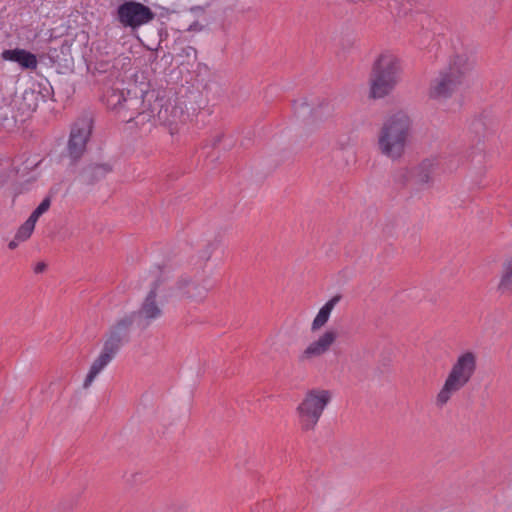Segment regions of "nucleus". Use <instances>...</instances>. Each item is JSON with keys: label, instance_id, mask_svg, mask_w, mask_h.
<instances>
[{"label": "nucleus", "instance_id": "7", "mask_svg": "<svg viewBox=\"0 0 512 512\" xmlns=\"http://www.w3.org/2000/svg\"><path fill=\"white\" fill-rule=\"evenodd\" d=\"M155 16L156 14L150 7L140 2L129 0L118 6L116 18L123 27L136 29L151 22Z\"/></svg>", "mask_w": 512, "mask_h": 512}, {"label": "nucleus", "instance_id": "6", "mask_svg": "<svg viewBox=\"0 0 512 512\" xmlns=\"http://www.w3.org/2000/svg\"><path fill=\"white\" fill-rule=\"evenodd\" d=\"M161 285V280L158 278L151 284V288L145 298L143 299L138 310L131 312L134 314V320L137 325L142 328H148L153 322L160 319L163 312V305L157 300L158 289Z\"/></svg>", "mask_w": 512, "mask_h": 512}, {"label": "nucleus", "instance_id": "20", "mask_svg": "<svg viewBox=\"0 0 512 512\" xmlns=\"http://www.w3.org/2000/svg\"><path fill=\"white\" fill-rule=\"evenodd\" d=\"M320 356V338L310 343L298 356V362L302 365L310 364Z\"/></svg>", "mask_w": 512, "mask_h": 512}, {"label": "nucleus", "instance_id": "10", "mask_svg": "<svg viewBox=\"0 0 512 512\" xmlns=\"http://www.w3.org/2000/svg\"><path fill=\"white\" fill-rule=\"evenodd\" d=\"M135 322L134 314L130 313L116 320L109 327L103 344L119 352L122 346L129 342L131 328Z\"/></svg>", "mask_w": 512, "mask_h": 512}, {"label": "nucleus", "instance_id": "30", "mask_svg": "<svg viewBox=\"0 0 512 512\" xmlns=\"http://www.w3.org/2000/svg\"><path fill=\"white\" fill-rule=\"evenodd\" d=\"M201 29H202V25H200L198 22H194L188 28L189 31H200Z\"/></svg>", "mask_w": 512, "mask_h": 512}, {"label": "nucleus", "instance_id": "12", "mask_svg": "<svg viewBox=\"0 0 512 512\" xmlns=\"http://www.w3.org/2000/svg\"><path fill=\"white\" fill-rule=\"evenodd\" d=\"M119 352L103 344L101 352L92 362L89 372L83 383V388L91 386L95 378L112 362Z\"/></svg>", "mask_w": 512, "mask_h": 512}, {"label": "nucleus", "instance_id": "14", "mask_svg": "<svg viewBox=\"0 0 512 512\" xmlns=\"http://www.w3.org/2000/svg\"><path fill=\"white\" fill-rule=\"evenodd\" d=\"M124 85L125 83L123 81H117L106 91L104 94V99L108 108L117 109L123 104L137 101L136 98L132 99L129 97L131 91L126 89Z\"/></svg>", "mask_w": 512, "mask_h": 512}, {"label": "nucleus", "instance_id": "16", "mask_svg": "<svg viewBox=\"0 0 512 512\" xmlns=\"http://www.w3.org/2000/svg\"><path fill=\"white\" fill-rule=\"evenodd\" d=\"M295 115L300 119L308 132L310 126L317 127V110L312 108L306 98H300L293 103Z\"/></svg>", "mask_w": 512, "mask_h": 512}, {"label": "nucleus", "instance_id": "28", "mask_svg": "<svg viewBox=\"0 0 512 512\" xmlns=\"http://www.w3.org/2000/svg\"><path fill=\"white\" fill-rule=\"evenodd\" d=\"M318 329H320V311L315 316L313 323H312V331H316Z\"/></svg>", "mask_w": 512, "mask_h": 512}, {"label": "nucleus", "instance_id": "5", "mask_svg": "<svg viewBox=\"0 0 512 512\" xmlns=\"http://www.w3.org/2000/svg\"><path fill=\"white\" fill-rule=\"evenodd\" d=\"M299 428L302 433L315 432L320 419V390L308 391L296 408Z\"/></svg>", "mask_w": 512, "mask_h": 512}, {"label": "nucleus", "instance_id": "19", "mask_svg": "<svg viewBox=\"0 0 512 512\" xmlns=\"http://www.w3.org/2000/svg\"><path fill=\"white\" fill-rule=\"evenodd\" d=\"M497 290L502 295L512 296V256L503 264V272Z\"/></svg>", "mask_w": 512, "mask_h": 512}, {"label": "nucleus", "instance_id": "18", "mask_svg": "<svg viewBox=\"0 0 512 512\" xmlns=\"http://www.w3.org/2000/svg\"><path fill=\"white\" fill-rule=\"evenodd\" d=\"M14 108V105L0 108V126L8 132L13 131L21 122L20 113L15 114Z\"/></svg>", "mask_w": 512, "mask_h": 512}, {"label": "nucleus", "instance_id": "17", "mask_svg": "<svg viewBox=\"0 0 512 512\" xmlns=\"http://www.w3.org/2000/svg\"><path fill=\"white\" fill-rule=\"evenodd\" d=\"M162 101V99L156 100L151 112L154 113V111L158 108L155 116L160 123L168 125L176 124L178 120H180L181 116H183V111H179L175 105L163 104Z\"/></svg>", "mask_w": 512, "mask_h": 512}, {"label": "nucleus", "instance_id": "29", "mask_svg": "<svg viewBox=\"0 0 512 512\" xmlns=\"http://www.w3.org/2000/svg\"><path fill=\"white\" fill-rule=\"evenodd\" d=\"M46 267H47V265L44 262H39L36 264V266L34 268V272L42 273L43 271H45Z\"/></svg>", "mask_w": 512, "mask_h": 512}, {"label": "nucleus", "instance_id": "27", "mask_svg": "<svg viewBox=\"0 0 512 512\" xmlns=\"http://www.w3.org/2000/svg\"><path fill=\"white\" fill-rule=\"evenodd\" d=\"M331 400V393L327 390H322V409Z\"/></svg>", "mask_w": 512, "mask_h": 512}, {"label": "nucleus", "instance_id": "4", "mask_svg": "<svg viewBox=\"0 0 512 512\" xmlns=\"http://www.w3.org/2000/svg\"><path fill=\"white\" fill-rule=\"evenodd\" d=\"M477 370V355L473 351H465L457 356L445 380L436 394L435 405L444 408L473 378Z\"/></svg>", "mask_w": 512, "mask_h": 512}, {"label": "nucleus", "instance_id": "8", "mask_svg": "<svg viewBox=\"0 0 512 512\" xmlns=\"http://www.w3.org/2000/svg\"><path fill=\"white\" fill-rule=\"evenodd\" d=\"M170 290L173 295L195 303L204 302L209 293L205 280L194 279L189 275L179 276Z\"/></svg>", "mask_w": 512, "mask_h": 512}, {"label": "nucleus", "instance_id": "3", "mask_svg": "<svg viewBox=\"0 0 512 512\" xmlns=\"http://www.w3.org/2000/svg\"><path fill=\"white\" fill-rule=\"evenodd\" d=\"M400 59L389 51L380 53L374 60L368 78V98L383 99L393 93L401 82Z\"/></svg>", "mask_w": 512, "mask_h": 512}, {"label": "nucleus", "instance_id": "21", "mask_svg": "<svg viewBox=\"0 0 512 512\" xmlns=\"http://www.w3.org/2000/svg\"><path fill=\"white\" fill-rule=\"evenodd\" d=\"M342 298V293H336L332 295L322 306V326H324L328 322L333 309L336 307L337 304L340 303Z\"/></svg>", "mask_w": 512, "mask_h": 512}, {"label": "nucleus", "instance_id": "22", "mask_svg": "<svg viewBox=\"0 0 512 512\" xmlns=\"http://www.w3.org/2000/svg\"><path fill=\"white\" fill-rule=\"evenodd\" d=\"M35 228V223L32 220L27 219L17 230L16 240L25 241L27 240Z\"/></svg>", "mask_w": 512, "mask_h": 512}, {"label": "nucleus", "instance_id": "34", "mask_svg": "<svg viewBox=\"0 0 512 512\" xmlns=\"http://www.w3.org/2000/svg\"><path fill=\"white\" fill-rule=\"evenodd\" d=\"M473 125H475V126H482V122L481 121H477Z\"/></svg>", "mask_w": 512, "mask_h": 512}, {"label": "nucleus", "instance_id": "23", "mask_svg": "<svg viewBox=\"0 0 512 512\" xmlns=\"http://www.w3.org/2000/svg\"><path fill=\"white\" fill-rule=\"evenodd\" d=\"M339 336L337 329H328L322 334V354L329 350L330 346L336 341Z\"/></svg>", "mask_w": 512, "mask_h": 512}, {"label": "nucleus", "instance_id": "1", "mask_svg": "<svg viewBox=\"0 0 512 512\" xmlns=\"http://www.w3.org/2000/svg\"><path fill=\"white\" fill-rule=\"evenodd\" d=\"M475 54L468 48L454 50L445 65L431 79L428 87L430 99L444 104L465 85L476 68Z\"/></svg>", "mask_w": 512, "mask_h": 512}, {"label": "nucleus", "instance_id": "2", "mask_svg": "<svg viewBox=\"0 0 512 512\" xmlns=\"http://www.w3.org/2000/svg\"><path fill=\"white\" fill-rule=\"evenodd\" d=\"M412 136V120L404 111L390 114L377 132L379 153L392 161H399L406 152Z\"/></svg>", "mask_w": 512, "mask_h": 512}, {"label": "nucleus", "instance_id": "13", "mask_svg": "<svg viewBox=\"0 0 512 512\" xmlns=\"http://www.w3.org/2000/svg\"><path fill=\"white\" fill-rule=\"evenodd\" d=\"M113 171L110 163H90L82 168L79 179L84 185H94Z\"/></svg>", "mask_w": 512, "mask_h": 512}, {"label": "nucleus", "instance_id": "33", "mask_svg": "<svg viewBox=\"0 0 512 512\" xmlns=\"http://www.w3.org/2000/svg\"><path fill=\"white\" fill-rule=\"evenodd\" d=\"M203 257L205 258L206 261H208L211 257V250L209 248V246L203 251Z\"/></svg>", "mask_w": 512, "mask_h": 512}, {"label": "nucleus", "instance_id": "15", "mask_svg": "<svg viewBox=\"0 0 512 512\" xmlns=\"http://www.w3.org/2000/svg\"><path fill=\"white\" fill-rule=\"evenodd\" d=\"M1 58L19 64L25 70H34L38 65L36 55L20 48L4 50L1 53Z\"/></svg>", "mask_w": 512, "mask_h": 512}, {"label": "nucleus", "instance_id": "25", "mask_svg": "<svg viewBox=\"0 0 512 512\" xmlns=\"http://www.w3.org/2000/svg\"><path fill=\"white\" fill-rule=\"evenodd\" d=\"M180 56H185L187 58H193L196 59L197 56V50L192 46H186L182 48Z\"/></svg>", "mask_w": 512, "mask_h": 512}, {"label": "nucleus", "instance_id": "24", "mask_svg": "<svg viewBox=\"0 0 512 512\" xmlns=\"http://www.w3.org/2000/svg\"><path fill=\"white\" fill-rule=\"evenodd\" d=\"M51 200L49 197H46L42 200V202L37 206V208L32 212L29 220H32L33 223L36 224L38 218L44 214L50 208Z\"/></svg>", "mask_w": 512, "mask_h": 512}, {"label": "nucleus", "instance_id": "26", "mask_svg": "<svg viewBox=\"0 0 512 512\" xmlns=\"http://www.w3.org/2000/svg\"><path fill=\"white\" fill-rule=\"evenodd\" d=\"M418 183L427 184L430 181V175L427 172H421L418 175Z\"/></svg>", "mask_w": 512, "mask_h": 512}, {"label": "nucleus", "instance_id": "32", "mask_svg": "<svg viewBox=\"0 0 512 512\" xmlns=\"http://www.w3.org/2000/svg\"><path fill=\"white\" fill-rule=\"evenodd\" d=\"M223 137H224L223 135H218V136L214 137L213 143H212L213 147H216L221 142Z\"/></svg>", "mask_w": 512, "mask_h": 512}, {"label": "nucleus", "instance_id": "11", "mask_svg": "<svg viewBox=\"0 0 512 512\" xmlns=\"http://www.w3.org/2000/svg\"><path fill=\"white\" fill-rule=\"evenodd\" d=\"M46 101V96L41 91L27 89L18 100L13 101L14 107L20 113L21 122H24L31 114L36 111L41 102Z\"/></svg>", "mask_w": 512, "mask_h": 512}, {"label": "nucleus", "instance_id": "9", "mask_svg": "<svg viewBox=\"0 0 512 512\" xmlns=\"http://www.w3.org/2000/svg\"><path fill=\"white\" fill-rule=\"evenodd\" d=\"M92 131V120L88 117L78 119L71 128L68 152L74 160L79 159L85 149Z\"/></svg>", "mask_w": 512, "mask_h": 512}, {"label": "nucleus", "instance_id": "31", "mask_svg": "<svg viewBox=\"0 0 512 512\" xmlns=\"http://www.w3.org/2000/svg\"><path fill=\"white\" fill-rule=\"evenodd\" d=\"M18 242H20V240H16V236H15L14 239L12 241H10L8 244L9 249H12V250L15 249L18 246Z\"/></svg>", "mask_w": 512, "mask_h": 512}]
</instances>
